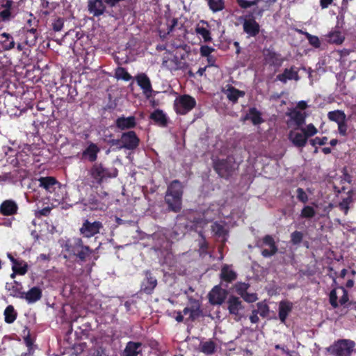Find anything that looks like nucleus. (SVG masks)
<instances>
[{"label":"nucleus","mask_w":356,"mask_h":356,"mask_svg":"<svg viewBox=\"0 0 356 356\" xmlns=\"http://www.w3.org/2000/svg\"><path fill=\"white\" fill-rule=\"evenodd\" d=\"M277 0H236L242 9L251 8L252 17H262L264 12L268 10Z\"/></svg>","instance_id":"1"},{"label":"nucleus","mask_w":356,"mask_h":356,"mask_svg":"<svg viewBox=\"0 0 356 356\" xmlns=\"http://www.w3.org/2000/svg\"><path fill=\"white\" fill-rule=\"evenodd\" d=\"M63 248L70 254H74L81 261H86L87 257L92 253L89 246L85 245L80 238H73L65 241Z\"/></svg>","instance_id":"2"},{"label":"nucleus","mask_w":356,"mask_h":356,"mask_svg":"<svg viewBox=\"0 0 356 356\" xmlns=\"http://www.w3.org/2000/svg\"><path fill=\"white\" fill-rule=\"evenodd\" d=\"M356 343L350 339H339L327 348L333 356H351Z\"/></svg>","instance_id":"3"},{"label":"nucleus","mask_w":356,"mask_h":356,"mask_svg":"<svg viewBox=\"0 0 356 356\" xmlns=\"http://www.w3.org/2000/svg\"><path fill=\"white\" fill-rule=\"evenodd\" d=\"M196 105L193 97L188 95H180L175 101V108L177 113L185 115Z\"/></svg>","instance_id":"4"},{"label":"nucleus","mask_w":356,"mask_h":356,"mask_svg":"<svg viewBox=\"0 0 356 356\" xmlns=\"http://www.w3.org/2000/svg\"><path fill=\"white\" fill-rule=\"evenodd\" d=\"M140 140L133 131L123 133L121 136L122 145L119 149H134L139 145Z\"/></svg>","instance_id":"5"},{"label":"nucleus","mask_w":356,"mask_h":356,"mask_svg":"<svg viewBox=\"0 0 356 356\" xmlns=\"http://www.w3.org/2000/svg\"><path fill=\"white\" fill-rule=\"evenodd\" d=\"M102 224L99 221L90 222L85 220L80 228V233L86 238H90L99 232Z\"/></svg>","instance_id":"6"},{"label":"nucleus","mask_w":356,"mask_h":356,"mask_svg":"<svg viewBox=\"0 0 356 356\" xmlns=\"http://www.w3.org/2000/svg\"><path fill=\"white\" fill-rule=\"evenodd\" d=\"M13 1L2 0L0 1V19L2 22H9L13 19L15 14L13 12Z\"/></svg>","instance_id":"7"},{"label":"nucleus","mask_w":356,"mask_h":356,"mask_svg":"<svg viewBox=\"0 0 356 356\" xmlns=\"http://www.w3.org/2000/svg\"><path fill=\"white\" fill-rule=\"evenodd\" d=\"M287 125L291 129H300L305 122L306 114L300 111H293L289 115Z\"/></svg>","instance_id":"8"},{"label":"nucleus","mask_w":356,"mask_h":356,"mask_svg":"<svg viewBox=\"0 0 356 356\" xmlns=\"http://www.w3.org/2000/svg\"><path fill=\"white\" fill-rule=\"evenodd\" d=\"M250 18H245L243 20V31L249 37H255L259 32V25L255 20L257 17H252L251 11L250 12Z\"/></svg>","instance_id":"9"},{"label":"nucleus","mask_w":356,"mask_h":356,"mask_svg":"<svg viewBox=\"0 0 356 356\" xmlns=\"http://www.w3.org/2000/svg\"><path fill=\"white\" fill-rule=\"evenodd\" d=\"M228 309L231 314L234 315V319L239 321L241 317L243 306L240 299L235 296H230L227 301Z\"/></svg>","instance_id":"10"},{"label":"nucleus","mask_w":356,"mask_h":356,"mask_svg":"<svg viewBox=\"0 0 356 356\" xmlns=\"http://www.w3.org/2000/svg\"><path fill=\"white\" fill-rule=\"evenodd\" d=\"M299 129H293L289 134V139L297 147H303L306 145L307 139L304 133Z\"/></svg>","instance_id":"11"},{"label":"nucleus","mask_w":356,"mask_h":356,"mask_svg":"<svg viewBox=\"0 0 356 356\" xmlns=\"http://www.w3.org/2000/svg\"><path fill=\"white\" fill-rule=\"evenodd\" d=\"M136 80L138 85L143 90V94L149 97L152 92V88L150 79L145 73H140L136 76Z\"/></svg>","instance_id":"12"},{"label":"nucleus","mask_w":356,"mask_h":356,"mask_svg":"<svg viewBox=\"0 0 356 356\" xmlns=\"http://www.w3.org/2000/svg\"><path fill=\"white\" fill-rule=\"evenodd\" d=\"M227 293L225 289L215 286L209 293V301L213 305H221L225 300Z\"/></svg>","instance_id":"13"},{"label":"nucleus","mask_w":356,"mask_h":356,"mask_svg":"<svg viewBox=\"0 0 356 356\" xmlns=\"http://www.w3.org/2000/svg\"><path fill=\"white\" fill-rule=\"evenodd\" d=\"M39 186L45 189L47 193H53L60 187V183L53 177H42L38 179Z\"/></svg>","instance_id":"14"},{"label":"nucleus","mask_w":356,"mask_h":356,"mask_svg":"<svg viewBox=\"0 0 356 356\" xmlns=\"http://www.w3.org/2000/svg\"><path fill=\"white\" fill-rule=\"evenodd\" d=\"M42 298V289L38 286H33L27 292H23L21 299L25 300L29 304H33Z\"/></svg>","instance_id":"15"},{"label":"nucleus","mask_w":356,"mask_h":356,"mask_svg":"<svg viewBox=\"0 0 356 356\" xmlns=\"http://www.w3.org/2000/svg\"><path fill=\"white\" fill-rule=\"evenodd\" d=\"M15 42L10 33H2L0 34V49L1 51H8L15 48Z\"/></svg>","instance_id":"16"},{"label":"nucleus","mask_w":356,"mask_h":356,"mask_svg":"<svg viewBox=\"0 0 356 356\" xmlns=\"http://www.w3.org/2000/svg\"><path fill=\"white\" fill-rule=\"evenodd\" d=\"M263 243L268 247V249H264L261 254L264 257H270L277 252V248L275 245L273 238L270 235H266L263 238Z\"/></svg>","instance_id":"17"},{"label":"nucleus","mask_w":356,"mask_h":356,"mask_svg":"<svg viewBox=\"0 0 356 356\" xmlns=\"http://www.w3.org/2000/svg\"><path fill=\"white\" fill-rule=\"evenodd\" d=\"M136 120L134 116L120 117L115 120V126L120 130L129 129L135 127Z\"/></svg>","instance_id":"18"},{"label":"nucleus","mask_w":356,"mask_h":356,"mask_svg":"<svg viewBox=\"0 0 356 356\" xmlns=\"http://www.w3.org/2000/svg\"><path fill=\"white\" fill-rule=\"evenodd\" d=\"M91 176L100 183L104 178L111 177L108 170L100 164L94 165L90 170Z\"/></svg>","instance_id":"19"},{"label":"nucleus","mask_w":356,"mask_h":356,"mask_svg":"<svg viewBox=\"0 0 356 356\" xmlns=\"http://www.w3.org/2000/svg\"><path fill=\"white\" fill-rule=\"evenodd\" d=\"M141 346L142 343L140 342L129 341L122 353V356H138L142 354Z\"/></svg>","instance_id":"20"},{"label":"nucleus","mask_w":356,"mask_h":356,"mask_svg":"<svg viewBox=\"0 0 356 356\" xmlns=\"http://www.w3.org/2000/svg\"><path fill=\"white\" fill-rule=\"evenodd\" d=\"M299 79L298 71L295 67L285 69L283 73L277 76V79L282 83H286L288 80L298 81Z\"/></svg>","instance_id":"21"},{"label":"nucleus","mask_w":356,"mask_h":356,"mask_svg":"<svg viewBox=\"0 0 356 356\" xmlns=\"http://www.w3.org/2000/svg\"><path fill=\"white\" fill-rule=\"evenodd\" d=\"M100 152V148L95 143H90L88 146L82 153L83 159H88L90 162H94L97 159V154Z\"/></svg>","instance_id":"22"},{"label":"nucleus","mask_w":356,"mask_h":356,"mask_svg":"<svg viewBox=\"0 0 356 356\" xmlns=\"http://www.w3.org/2000/svg\"><path fill=\"white\" fill-rule=\"evenodd\" d=\"M6 289L9 293V295L17 298H20L23 296V286L20 282L13 281L7 282L6 284Z\"/></svg>","instance_id":"23"},{"label":"nucleus","mask_w":356,"mask_h":356,"mask_svg":"<svg viewBox=\"0 0 356 356\" xmlns=\"http://www.w3.org/2000/svg\"><path fill=\"white\" fill-rule=\"evenodd\" d=\"M145 279L142 283L141 290L147 294H151L157 284L156 279L148 271L145 273Z\"/></svg>","instance_id":"24"},{"label":"nucleus","mask_w":356,"mask_h":356,"mask_svg":"<svg viewBox=\"0 0 356 356\" xmlns=\"http://www.w3.org/2000/svg\"><path fill=\"white\" fill-rule=\"evenodd\" d=\"M214 168L218 175L222 177H227L230 175L232 170L227 160H219L214 163Z\"/></svg>","instance_id":"25"},{"label":"nucleus","mask_w":356,"mask_h":356,"mask_svg":"<svg viewBox=\"0 0 356 356\" xmlns=\"http://www.w3.org/2000/svg\"><path fill=\"white\" fill-rule=\"evenodd\" d=\"M17 204L11 200L3 201L0 206V212L4 216L14 215L17 213Z\"/></svg>","instance_id":"26"},{"label":"nucleus","mask_w":356,"mask_h":356,"mask_svg":"<svg viewBox=\"0 0 356 356\" xmlns=\"http://www.w3.org/2000/svg\"><path fill=\"white\" fill-rule=\"evenodd\" d=\"M181 200L182 198H179L178 196L170 195H165V202L168 206V209L175 213L180 211L181 209Z\"/></svg>","instance_id":"27"},{"label":"nucleus","mask_w":356,"mask_h":356,"mask_svg":"<svg viewBox=\"0 0 356 356\" xmlns=\"http://www.w3.org/2000/svg\"><path fill=\"white\" fill-rule=\"evenodd\" d=\"M293 304L289 301H281L279 304V318L285 323L289 314L292 311Z\"/></svg>","instance_id":"28"},{"label":"nucleus","mask_w":356,"mask_h":356,"mask_svg":"<svg viewBox=\"0 0 356 356\" xmlns=\"http://www.w3.org/2000/svg\"><path fill=\"white\" fill-rule=\"evenodd\" d=\"M165 195L178 196L179 198H182L183 186L181 183L178 180L172 181L168 186Z\"/></svg>","instance_id":"29"},{"label":"nucleus","mask_w":356,"mask_h":356,"mask_svg":"<svg viewBox=\"0 0 356 356\" xmlns=\"http://www.w3.org/2000/svg\"><path fill=\"white\" fill-rule=\"evenodd\" d=\"M224 93L226 95L227 99L232 103H236L239 97H242L245 95L243 91L236 89L232 86L228 87Z\"/></svg>","instance_id":"30"},{"label":"nucleus","mask_w":356,"mask_h":356,"mask_svg":"<svg viewBox=\"0 0 356 356\" xmlns=\"http://www.w3.org/2000/svg\"><path fill=\"white\" fill-rule=\"evenodd\" d=\"M327 41L330 43L341 44L345 39L344 35L339 30H333L327 35Z\"/></svg>","instance_id":"31"},{"label":"nucleus","mask_w":356,"mask_h":356,"mask_svg":"<svg viewBox=\"0 0 356 356\" xmlns=\"http://www.w3.org/2000/svg\"><path fill=\"white\" fill-rule=\"evenodd\" d=\"M220 277L223 281L231 282L236 278V274L230 266L225 265L221 269Z\"/></svg>","instance_id":"32"},{"label":"nucleus","mask_w":356,"mask_h":356,"mask_svg":"<svg viewBox=\"0 0 356 356\" xmlns=\"http://www.w3.org/2000/svg\"><path fill=\"white\" fill-rule=\"evenodd\" d=\"M216 344L211 340L201 342L200 350L206 355H211L215 353Z\"/></svg>","instance_id":"33"},{"label":"nucleus","mask_w":356,"mask_h":356,"mask_svg":"<svg viewBox=\"0 0 356 356\" xmlns=\"http://www.w3.org/2000/svg\"><path fill=\"white\" fill-rule=\"evenodd\" d=\"M244 120H250L254 124H259L262 122L261 113L254 108H252L249 110Z\"/></svg>","instance_id":"34"},{"label":"nucleus","mask_w":356,"mask_h":356,"mask_svg":"<svg viewBox=\"0 0 356 356\" xmlns=\"http://www.w3.org/2000/svg\"><path fill=\"white\" fill-rule=\"evenodd\" d=\"M5 322L10 324L17 318V313L13 305H8L3 312Z\"/></svg>","instance_id":"35"},{"label":"nucleus","mask_w":356,"mask_h":356,"mask_svg":"<svg viewBox=\"0 0 356 356\" xmlns=\"http://www.w3.org/2000/svg\"><path fill=\"white\" fill-rule=\"evenodd\" d=\"M327 117L330 120L334 121L337 124L341 122L342 121L346 119V115L345 113L340 110L330 111L327 113Z\"/></svg>","instance_id":"36"},{"label":"nucleus","mask_w":356,"mask_h":356,"mask_svg":"<svg viewBox=\"0 0 356 356\" xmlns=\"http://www.w3.org/2000/svg\"><path fill=\"white\" fill-rule=\"evenodd\" d=\"M12 270L15 273L23 275L26 274L28 270V265L25 261L18 259L17 262L12 266Z\"/></svg>","instance_id":"37"},{"label":"nucleus","mask_w":356,"mask_h":356,"mask_svg":"<svg viewBox=\"0 0 356 356\" xmlns=\"http://www.w3.org/2000/svg\"><path fill=\"white\" fill-rule=\"evenodd\" d=\"M150 118L154 122L162 126L165 125L167 122L165 115L163 113L162 111L160 110H156L155 111H154L151 114Z\"/></svg>","instance_id":"38"},{"label":"nucleus","mask_w":356,"mask_h":356,"mask_svg":"<svg viewBox=\"0 0 356 356\" xmlns=\"http://www.w3.org/2000/svg\"><path fill=\"white\" fill-rule=\"evenodd\" d=\"M209 8L216 13L222 10L225 8L223 0H207Z\"/></svg>","instance_id":"39"},{"label":"nucleus","mask_w":356,"mask_h":356,"mask_svg":"<svg viewBox=\"0 0 356 356\" xmlns=\"http://www.w3.org/2000/svg\"><path fill=\"white\" fill-rule=\"evenodd\" d=\"M300 130L304 133L307 139L316 135L318 133L317 129L313 124H309L305 127H301Z\"/></svg>","instance_id":"40"},{"label":"nucleus","mask_w":356,"mask_h":356,"mask_svg":"<svg viewBox=\"0 0 356 356\" xmlns=\"http://www.w3.org/2000/svg\"><path fill=\"white\" fill-rule=\"evenodd\" d=\"M195 32L197 33V34L202 36L205 42H209L211 40L210 32L207 28L200 26L198 25L195 29Z\"/></svg>","instance_id":"41"},{"label":"nucleus","mask_w":356,"mask_h":356,"mask_svg":"<svg viewBox=\"0 0 356 356\" xmlns=\"http://www.w3.org/2000/svg\"><path fill=\"white\" fill-rule=\"evenodd\" d=\"M26 43L29 44H34L37 40L36 29H31L27 30L26 33Z\"/></svg>","instance_id":"42"},{"label":"nucleus","mask_w":356,"mask_h":356,"mask_svg":"<svg viewBox=\"0 0 356 356\" xmlns=\"http://www.w3.org/2000/svg\"><path fill=\"white\" fill-rule=\"evenodd\" d=\"M212 232L218 236H225L226 234V230L223 225L220 223L215 222L212 225Z\"/></svg>","instance_id":"43"},{"label":"nucleus","mask_w":356,"mask_h":356,"mask_svg":"<svg viewBox=\"0 0 356 356\" xmlns=\"http://www.w3.org/2000/svg\"><path fill=\"white\" fill-rule=\"evenodd\" d=\"M316 215L314 209L310 206H305L301 211V217L305 218H313Z\"/></svg>","instance_id":"44"},{"label":"nucleus","mask_w":356,"mask_h":356,"mask_svg":"<svg viewBox=\"0 0 356 356\" xmlns=\"http://www.w3.org/2000/svg\"><path fill=\"white\" fill-rule=\"evenodd\" d=\"M201 311L200 309V305L197 302H195L191 307H190V315L189 318L191 320H194L196 318H197L200 315Z\"/></svg>","instance_id":"45"},{"label":"nucleus","mask_w":356,"mask_h":356,"mask_svg":"<svg viewBox=\"0 0 356 356\" xmlns=\"http://www.w3.org/2000/svg\"><path fill=\"white\" fill-rule=\"evenodd\" d=\"M115 75L117 79L124 81H129L131 79V76L122 67H120L116 70Z\"/></svg>","instance_id":"46"},{"label":"nucleus","mask_w":356,"mask_h":356,"mask_svg":"<svg viewBox=\"0 0 356 356\" xmlns=\"http://www.w3.org/2000/svg\"><path fill=\"white\" fill-rule=\"evenodd\" d=\"M258 314L261 316L265 317L269 313V307L264 302H259L257 303V309H255Z\"/></svg>","instance_id":"47"},{"label":"nucleus","mask_w":356,"mask_h":356,"mask_svg":"<svg viewBox=\"0 0 356 356\" xmlns=\"http://www.w3.org/2000/svg\"><path fill=\"white\" fill-rule=\"evenodd\" d=\"M339 295H340L339 288L331 291L330 293V302L334 307H337L339 305L337 300Z\"/></svg>","instance_id":"48"},{"label":"nucleus","mask_w":356,"mask_h":356,"mask_svg":"<svg viewBox=\"0 0 356 356\" xmlns=\"http://www.w3.org/2000/svg\"><path fill=\"white\" fill-rule=\"evenodd\" d=\"M249 287V285L246 283H237L235 285L236 291L241 295L242 298L245 296L246 291Z\"/></svg>","instance_id":"49"},{"label":"nucleus","mask_w":356,"mask_h":356,"mask_svg":"<svg viewBox=\"0 0 356 356\" xmlns=\"http://www.w3.org/2000/svg\"><path fill=\"white\" fill-rule=\"evenodd\" d=\"M339 292H340V298L338 304L341 305H345L348 300V293L343 287H339Z\"/></svg>","instance_id":"50"},{"label":"nucleus","mask_w":356,"mask_h":356,"mask_svg":"<svg viewBox=\"0 0 356 356\" xmlns=\"http://www.w3.org/2000/svg\"><path fill=\"white\" fill-rule=\"evenodd\" d=\"M303 235L300 232L295 231L291 234V241L293 244H299L302 240Z\"/></svg>","instance_id":"51"},{"label":"nucleus","mask_w":356,"mask_h":356,"mask_svg":"<svg viewBox=\"0 0 356 356\" xmlns=\"http://www.w3.org/2000/svg\"><path fill=\"white\" fill-rule=\"evenodd\" d=\"M327 141V138L324 136L322 138L316 137L315 138L310 140L309 143L312 146L315 147L317 145H325V144H326Z\"/></svg>","instance_id":"52"},{"label":"nucleus","mask_w":356,"mask_h":356,"mask_svg":"<svg viewBox=\"0 0 356 356\" xmlns=\"http://www.w3.org/2000/svg\"><path fill=\"white\" fill-rule=\"evenodd\" d=\"M63 24H64V19L63 18H60V17L56 18L52 24L53 29L55 31H61L63 27Z\"/></svg>","instance_id":"53"},{"label":"nucleus","mask_w":356,"mask_h":356,"mask_svg":"<svg viewBox=\"0 0 356 356\" xmlns=\"http://www.w3.org/2000/svg\"><path fill=\"white\" fill-rule=\"evenodd\" d=\"M296 191L297 197L300 201L303 203H305L308 201V196L302 188H298Z\"/></svg>","instance_id":"54"},{"label":"nucleus","mask_w":356,"mask_h":356,"mask_svg":"<svg viewBox=\"0 0 356 356\" xmlns=\"http://www.w3.org/2000/svg\"><path fill=\"white\" fill-rule=\"evenodd\" d=\"M337 124L339 133L343 136H346L347 134L346 119Z\"/></svg>","instance_id":"55"},{"label":"nucleus","mask_w":356,"mask_h":356,"mask_svg":"<svg viewBox=\"0 0 356 356\" xmlns=\"http://www.w3.org/2000/svg\"><path fill=\"white\" fill-rule=\"evenodd\" d=\"M308 40L309 43L314 47L318 48L321 45L320 40L317 36L308 34Z\"/></svg>","instance_id":"56"},{"label":"nucleus","mask_w":356,"mask_h":356,"mask_svg":"<svg viewBox=\"0 0 356 356\" xmlns=\"http://www.w3.org/2000/svg\"><path fill=\"white\" fill-rule=\"evenodd\" d=\"M213 51L212 47L204 45L200 47V54L202 56L209 57L211 52Z\"/></svg>","instance_id":"57"},{"label":"nucleus","mask_w":356,"mask_h":356,"mask_svg":"<svg viewBox=\"0 0 356 356\" xmlns=\"http://www.w3.org/2000/svg\"><path fill=\"white\" fill-rule=\"evenodd\" d=\"M243 298L245 301L250 302H254L257 300V297L254 294H248L247 293L245 294V296H243Z\"/></svg>","instance_id":"58"},{"label":"nucleus","mask_w":356,"mask_h":356,"mask_svg":"<svg viewBox=\"0 0 356 356\" xmlns=\"http://www.w3.org/2000/svg\"><path fill=\"white\" fill-rule=\"evenodd\" d=\"M171 315L178 322H181L184 319L183 315L181 314V313L180 312H173Z\"/></svg>","instance_id":"59"},{"label":"nucleus","mask_w":356,"mask_h":356,"mask_svg":"<svg viewBox=\"0 0 356 356\" xmlns=\"http://www.w3.org/2000/svg\"><path fill=\"white\" fill-rule=\"evenodd\" d=\"M250 320L252 323H257L259 321L258 313L256 310H253Z\"/></svg>","instance_id":"60"},{"label":"nucleus","mask_w":356,"mask_h":356,"mask_svg":"<svg viewBox=\"0 0 356 356\" xmlns=\"http://www.w3.org/2000/svg\"><path fill=\"white\" fill-rule=\"evenodd\" d=\"M333 0H320V6L323 9L327 8L332 4Z\"/></svg>","instance_id":"61"},{"label":"nucleus","mask_w":356,"mask_h":356,"mask_svg":"<svg viewBox=\"0 0 356 356\" xmlns=\"http://www.w3.org/2000/svg\"><path fill=\"white\" fill-rule=\"evenodd\" d=\"M341 209L342 210H344L345 211V213L346 214L348 213V201H343L342 202L340 203L339 204Z\"/></svg>","instance_id":"62"},{"label":"nucleus","mask_w":356,"mask_h":356,"mask_svg":"<svg viewBox=\"0 0 356 356\" xmlns=\"http://www.w3.org/2000/svg\"><path fill=\"white\" fill-rule=\"evenodd\" d=\"M6 71V67L2 63L0 62V78L5 75Z\"/></svg>","instance_id":"63"},{"label":"nucleus","mask_w":356,"mask_h":356,"mask_svg":"<svg viewBox=\"0 0 356 356\" xmlns=\"http://www.w3.org/2000/svg\"><path fill=\"white\" fill-rule=\"evenodd\" d=\"M178 19L177 18H173L171 21V25L170 31H172L174 27L177 25Z\"/></svg>","instance_id":"64"}]
</instances>
